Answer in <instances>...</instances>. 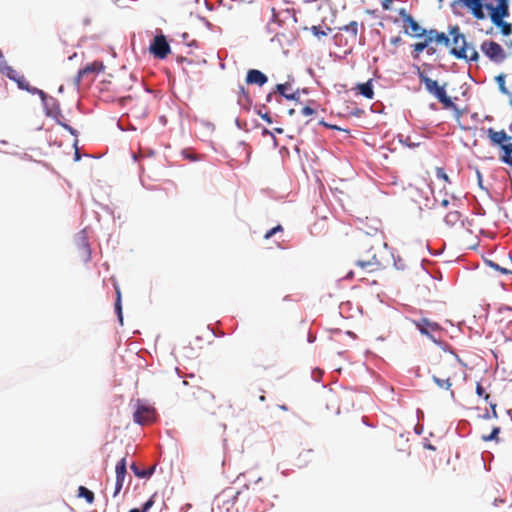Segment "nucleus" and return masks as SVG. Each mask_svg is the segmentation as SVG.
Returning <instances> with one entry per match:
<instances>
[{
  "label": "nucleus",
  "mask_w": 512,
  "mask_h": 512,
  "mask_svg": "<svg viewBox=\"0 0 512 512\" xmlns=\"http://www.w3.org/2000/svg\"><path fill=\"white\" fill-rule=\"evenodd\" d=\"M392 255L385 243L366 239L362 243L361 252L355 265L362 271L373 273L387 267L391 262Z\"/></svg>",
  "instance_id": "f257e3e1"
},
{
  "label": "nucleus",
  "mask_w": 512,
  "mask_h": 512,
  "mask_svg": "<svg viewBox=\"0 0 512 512\" xmlns=\"http://www.w3.org/2000/svg\"><path fill=\"white\" fill-rule=\"evenodd\" d=\"M452 36V47L450 53L457 59H464L466 61H477L479 54L474 45L467 42L465 36L460 33L458 26L450 30Z\"/></svg>",
  "instance_id": "f03ea898"
},
{
  "label": "nucleus",
  "mask_w": 512,
  "mask_h": 512,
  "mask_svg": "<svg viewBox=\"0 0 512 512\" xmlns=\"http://www.w3.org/2000/svg\"><path fill=\"white\" fill-rule=\"evenodd\" d=\"M460 2L477 20L491 17V13L497 11L499 7L509 5L508 0H460Z\"/></svg>",
  "instance_id": "7ed1b4c3"
},
{
  "label": "nucleus",
  "mask_w": 512,
  "mask_h": 512,
  "mask_svg": "<svg viewBox=\"0 0 512 512\" xmlns=\"http://www.w3.org/2000/svg\"><path fill=\"white\" fill-rule=\"evenodd\" d=\"M487 136L490 143L500 149L499 160L512 170V136L505 130L496 131L493 128L487 129Z\"/></svg>",
  "instance_id": "20e7f679"
},
{
  "label": "nucleus",
  "mask_w": 512,
  "mask_h": 512,
  "mask_svg": "<svg viewBox=\"0 0 512 512\" xmlns=\"http://www.w3.org/2000/svg\"><path fill=\"white\" fill-rule=\"evenodd\" d=\"M458 370L457 362L452 359H443L438 363V376L433 375L434 382L441 389H450L451 387V379L456 376Z\"/></svg>",
  "instance_id": "39448f33"
},
{
  "label": "nucleus",
  "mask_w": 512,
  "mask_h": 512,
  "mask_svg": "<svg viewBox=\"0 0 512 512\" xmlns=\"http://www.w3.org/2000/svg\"><path fill=\"white\" fill-rule=\"evenodd\" d=\"M424 40L421 42H417L413 44V50L416 53L415 58L419 53L423 52L425 49H428L429 53H434L436 48L432 47L431 44L435 43L436 45L449 46L450 39L449 37L443 33L438 32L436 30H430L423 36Z\"/></svg>",
  "instance_id": "423d86ee"
},
{
  "label": "nucleus",
  "mask_w": 512,
  "mask_h": 512,
  "mask_svg": "<svg viewBox=\"0 0 512 512\" xmlns=\"http://www.w3.org/2000/svg\"><path fill=\"white\" fill-rule=\"evenodd\" d=\"M420 82L425 85V89L433 95L445 108L454 107V103L447 95L445 85L440 86L436 80L431 79L424 73H419Z\"/></svg>",
  "instance_id": "0eeeda50"
},
{
  "label": "nucleus",
  "mask_w": 512,
  "mask_h": 512,
  "mask_svg": "<svg viewBox=\"0 0 512 512\" xmlns=\"http://www.w3.org/2000/svg\"><path fill=\"white\" fill-rule=\"evenodd\" d=\"M399 16L403 22V30L404 33L410 35L411 37L421 38L426 33H428L424 28H422L418 22L406 11L405 8H401L399 10Z\"/></svg>",
  "instance_id": "6e6552de"
},
{
  "label": "nucleus",
  "mask_w": 512,
  "mask_h": 512,
  "mask_svg": "<svg viewBox=\"0 0 512 512\" xmlns=\"http://www.w3.org/2000/svg\"><path fill=\"white\" fill-rule=\"evenodd\" d=\"M410 321L422 335L428 336L434 342H436L434 335L439 334L442 331L441 326L437 322L431 321L425 317L411 319Z\"/></svg>",
  "instance_id": "1a4fd4ad"
},
{
  "label": "nucleus",
  "mask_w": 512,
  "mask_h": 512,
  "mask_svg": "<svg viewBox=\"0 0 512 512\" xmlns=\"http://www.w3.org/2000/svg\"><path fill=\"white\" fill-rule=\"evenodd\" d=\"M481 50L494 63H502L506 59L504 49L495 41L486 40L481 44Z\"/></svg>",
  "instance_id": "9d476101"
},
{
  "label": "nucleus",
  "mask_w": 512,
  "mask_h": 512,
  "mask_svg": "<svg viewBox=\"0 0 512 512\" xmlns=\"http://www.w3.org/2000/svg\"><path fill=\"white\" fill-rule=\"evenodd\" d=\"M510 15L509 5L507 7L501 6L497 11L491 13V22L501 29V33L508 36L512 33V25L504 19Z\"/></svg>",
  "instance_id": "9b49d317"
},
{
  "label": "nucleus",
  "mask_w": 512,
  "mask_h": 512,
  "mask_svg": "<svg viewBox=\"0 0 512 512\" xmlns=\"http://www.w3.org/2000/svg\"><path fill=\"white\" fill-rule=\"evenodd\" d=\"M150 52L159 59H165L170 53V45L164 35H157L150 44Z\"/></svg>",
  "instance_id": "f8f14e48"
},
{
  "label": "nucleus",
  "mask_w": 512,
  "mask_h": 512,
  "mask_svg": "<svg viewBox=\"0 0 512 512\" xmlns=\"http://www.w3.org/2000/svg\"><path fill=\"white\" fill-rule=\"evenodd\" d=\"M286 98L287 100H298L300 94L298 91H292V86L290 83L286 82L283 84H277L275 87V91L269 93L267 95V102H270L273 97H276V94Z\"/></svg>",
  "instance_id": "ddd939ff"
},
{
  "label": "nucleus",
  "mask_w": 512,
  "mask_h": 512,
  "mask_svg": "<svg viewBox=\"0 0 512 512\" xmlns=\"http://www.w3.org/2000/svg\"><path fill=\"white\" fill-rule=\"evenodd\" d=\"M155 418V409L146 405H138L134 413V421L140 425L152 422Z\"/></svg>",
  "instance_id": "4468645a"
},
{
  "label": "nucleus",
  "mask_w": 512,
  "mask_h": 512,
  "mask_svg": "<svg viewBox=\"0 0 512 512\" xmlns=\"http://www.w3.org/2000/svg\"><path fill=\"white\" fill-rule=\"evenodd\" d=\"M340 30L347 33V37L345 38V45H349L351 49L352 46L356 44L358 39V23L356 21H351L349 24L343 26Z\"/></svg>",
  "instance_id": "2eb2a0df"
},
{
  "label": "nucleus",
  "mask_w": 512,
  "mask_h": 512,
  "mask_svg": "<svg viewBox=\"0 0 512 512\" xmlns=\"http://www.w3.org/2000/svg\"><path fill=\"white\" fill-rule=\"evenodd\" d=\"M245 81L248 85L263 86L268 82V77L260 70L250 69L247 72Z\"/></svg>",
  "instance_id": "dca6fc26"
},
{
  "label": "nucleus",
  "mask_w": 512,
  "mask_h": 512,
  "mask_svg": "<svg viewBox=\"0 0 512 512\" xmlns=\"http://www.w3.org/2000/svg\"><path fill=\"white\" fill-rule=\"evenodd\" d=\"M41 99L45 106L48 116H51L53 118H58L59 116H62L60 106L55 98L49 97L45 94V98L41 97Z\"/></svg>",
  "instance_id": "f3484780"
},
{
  "label": "nucleus",
  "mask_w": 512,
  "mask_h": 512,
  "mask_svg": "<svg viewBox=\"0 0 512 512\" xmlns=\"http://www.w3.org/2000/svg\"><path fill=\"white\" fill-rule=\"evenodd\" d=\"M102 69H103L102 63L94 62V63L87 65L83 69L79 70L77 77H76L77 83H79L86 75L100 72Z\"/></svg>",
  "instance_id": "a211bd4d"
},
{
  "label": "nucleus",
  "mask_w": 512,
  "mask_h": 512,
  "mask_svg": "<svg viewBox=\"0 0 512 512\" xmlns=\"http://www.w3.org/2000/svg\"><path fill=\"white\" fill-rule=\"evenodd\" d=\"M15 82L17 83L18 87L22 90H26L31 94H38L40 97L45 98V92L43 90H40L36 87L30 86L29 82L26 80V78L23 75H20Z\"/></svg>",
  "instance_id": "6ab92c4d"
},
{
  "label": "nucleus",
  "mask_w": 512,
  "mask_h": 512,
  "mask_svg": "<svg viewBox=\"0 0 512 512\" xmlns=\"http://www.w3.org/2000/svg\"><path fill=\"white\" fill-rule=\"evenodd\" d=\"M126 466V457H123L121 460L117 462L115 466L116 481L124 483L125 476L127 474Z\"/></svg>",
  "instance_id": "aec40b11"
},
{
  "label": "nucleus",
  "mask_w": 512,
  "mask_h": 512,
  "mask_svg": "<svg viewBox=\"0 0 512 512\" xmlns=\"http://www.w3.org/2000/svg\"><path fill=\"white\" fill-rule=\"evenodd\" d=\"M444 222L449 227H454L461 224V214L458 211H450L444 217Z\"/></svg>",
  "instance_id": "412c9836"
},
{
  "label": "nucleus",
  "mask_w": 512,
  "mask_h": 512,
  "mask_svg": "<svg viewBox=\"0 0 512 512\" xmlns=\"http://www.w3.org/2000/svg\"><path fill=\"white\" fill-rule=\"evenodd\" d=\"M357 89L360 94L368 99H372L374 97V91L372 86V80H369L365 83L358 84Z\"/></svg>",
  "instance_id": "4be33fe9"
},
{
  "label": "nucleus",
  "mask_w": 512,
  "mask_h": 512,
  "mask_svg": "<svg viewBox=\"0 0 512 512\" xmlns=\"http://www.w3.org/2000/svg\"><path fill=\"white\" fill-rule=\"evenodd\" d=\"M238 102L242 106H250L251 98L247 89L244 86H239L238 90Z\"/></svg>",
  "instance_id": "5701e85b"
},
{
  "label": "nucleus",
  "mask_w": 512,
  "mask_h": 512,
  "mask_svg": "<svg viewBox=\"0 0 512 512\" xmlns=\"http://www.w3.org/2000/svg\"><path fill=\"white\" fill-rule=\"evenodd\" d=\"M78 497H83L87 503L92 504L94 502V493L84 486H79Z\"/></svg>",
  "instance_id": "b1692460"
},
{
  "label": "nucleus",
  "mask_w": 512,
  "mask_h": 512,
  "mask_svg": "<svg viewBox=\"0 0 512 512\" xmlns=\"http://www.w3.org/2000/svg\"><path fill=\"white\" fill-rule=\"evenodd\" d=\"M1 71L11 80L15 81L19 76L20 74L15 70L13 69L12 67L8 66L7 64H5L2 68H1Z\"/></svg>",
  "instance_id": "393cba45"
},
{
  "label": "nucleus",
  "mask_w": 512,
  "mask_h": 512,
  "mask_svg": "<svg viewBox=\"0 0 512 512\" xmlns=\"http://www.w3.org/2000/svg\"><path fill=\"white\" fill-rule=\"evenodd\" d=\"M131 469L133 470L134 474L137 476V477H140V478H144V477H149L152 475L153 471H154V468H150L148 470H144V469H141L139 470L137 468V466L135 465V463H133L131 465Z\"/></svg>",
  "instance_id": "a878e982"
},
{
  "label": "nucleus",
  "mask_w": 512,
  "mask_h": 512,
  "mask_svg": "<svg viewBox=\"0 0 512 512\" xmlns=\"http://www.w3.org/2000/svg\"><path fill=\"white\" fill-rule=\"evenodd\" d=\"M499 432H500V428L494 427L490 434L482 436V440L485 442L497 440Z\"/></svg>",
  "instance_id": "bb28decb"
},
{
  "label": "nucleus",
  "mask_w": 512,
  "mask_h": 512,
  "mask_svg": "<svg viewBox=\"0 0 512 512\" xmlns=\"http://www.w3.org/2000/svg\"><path fill=\"white\" fill-rule=\"evenodd\" d=\"M496 81L498 83V86H499V90L503 93V94H509V91L508 89L506 88L505 86V76L503 74L501 75H498L496 77Z\"/></svg>",
  "instance_id": "cd10ccee"
},
{
  "label": "nucleus",
  "mask_w": 512,
  "mask_h": 512,
  "mask_svg": "<svg viewBox=\"0 0 512 512\" xmlns=\"http://www.w3.org/2000/svg\"><path fill=\"white\" fill-rule=\"evenodd\" d=\"M486 263L492 267L493 269H495L496 271H499L500 273L502 274H512V272L509 270V269H506V268H503L501 267L500 265H498L497 263L491 261V260H488L486 261Z\"/></svg>",
  "instance_id": "c85d7f7f"
},
{
  "label": "nucleus",
  "mask_w": 512,
  "mask_h": 512,
  "mask_svg": "<svg viewBox=\"0 0 512 512\" xmlns=\"http://www.w3.org/2000/svg\"><path fill=\"white\" fill-rule=\"evenodd\" d=\"M311 31L318 38L327 35V31L323 30L321 26H312Z\"/></svg>",
  "instance_id": "c756f323"
},
{
  "label": "nucleus",
  "mask_w": 512,
  "mask_h": 512,
  "mask_svg": "<svg viewBox=\"0 0 512 512\" xmlns=\"http://www.w3.org/2000/svg\"><path fill=\"white\" fill-rule=\"evenodd\" d=\"M154 495L151 496L141 507V512H148L149 509L154 505Z\"/></svg>",
  "instance_id": "7c9ffc66"
},
{
  "label": "nucleus",
  "mask_w": 512,
  "mask_h": 512,
  "mask_svg": "<svg viewBox=\"0 0 512 512\" xmlns=\"http://www.w3.org/2000/svg\"><path fill=\"white\" fill-rule=\"evenodd\" d=\"M436 176H437V178L442 179L445 182H450L449 177L443 168H440V167L436 168Z\"/></svg>",
  "instance_id": "2f4dec72"
},
{
  "label": "nucleus",
  "mask_w": 512,
  "mask_h": 512,
  "mask_svg": "<svg viewBox=\"0 0 512 512\" xmlns=\"http://www.w3.org/2000/svg\"><path fill=\"white\" fill-rule=\"evenodd\" d=\"M315 113H316V111L313 108L309 107V106H304L301 109V114L303 116H305V117L311 116V115H313Z\"/></svg>",
  "instance_id": "473e14b6"
},
{
  "label": "nucleus",
  "mask_w": 512,
  "mask_h": 512,
  "mask_svg": "<svg viewBox=\"0 0 512 512\" xmlns=\"http://www.w3.org/2000/svg\"><path fill=\"white\" fill-rule=\"evenodd\" d=\"M115 310L118 314V317H119V320L122 322L123 320V317H122V306H121V301L120 299H116V302H115Z\"/></svg>",
  "instance_id": "72a5a7b5"
},
{
  "label": "nucleus",
  "mask_w": 512,
  "mask_h": 512,
  "mask_svg": "<svg viewBox=\"0 0 512 512\" xmlns=\"http://www.w3.org/2000/svg\"><path fill=\"white\" fill-rule=\"evenodd\" d=\"M476 393H477V395H478V396H480V397H481V396H484L486 400L489 398V395H488V394H485V389H484V388L482 387V385H481V384H479V383H478V384H477V386H476Z\"/></svg>",
  "instance_id": "f704fd0d"
},
{
  "label": "nucleus",
  "mask_w": 512,
  "mask_h": 512,
  "mask_svg": "<svg viewBox=\"0 0 512 512\" xmlns=\"http://www.w3.org/2000/svg\"><path fill=\"white\" fill-rule=\"evenodd\" d=\"M122 487H123V482L115 481V490L113 493L114 497H116L120 493Z\"/></svg>",
  "instance_id": "c9c22d12"
},
{
  "label": "nucleus",
  "mask_w": 512,
  "mask_h": 512,
  "mask_svg": "<svg viewBox=\"0 0 512 512\" xmlns=\"http://www.w3.org/2000/svg\"><path fill=\"white\" fill-rule=\"evenodd\" d=\"M259 115H260V117H261L263 120H265L268 124H271V123H272V119H271V117L269 116V114H268V113H264V114L259 113Z\"/></svg>",
  "instance_id": "e433bc0d"
},
{
  "label": "nucleus",
  "mask_w": 512,
  "mask_h": 512,
  "mask_svg": "<svg viewBox=\"0 0 512 512\" xmlns=\"http://www.w3.org/2000/svg\"><path fill=\"white\" fill-rule=\"evenodd\" d=\"M402 42V39L400 36L394 37L391 39V43L395 46L399 45Z\"/></svg>",
  "instance_id": "4c0bfd02"
},
{
  "label": "nucleus",
  "mask_w": 512,
  "mask_h": 512,
  "mask_svg": "<svg viewBox=\"0 0 512 512\" xmlns=\"http://www.w3.org/2000/svg\"><path fill=\"white\" fill-rule=\"evenodd\" d=\"M273 235H275V229L271 228L269 231H267L264 235L265 239L271 238Z\"/></svg>",
  "instance_id": "58836bf2"
},
{
  "label": "nucleus",
  "mask_w": 512,
  "mask_h": 512,
  "mask_svg": "<svg viewBox=\"0 0 512 512\" xmlns=\"http://www.w3.org/2000/svg\"><path fill=\"white\" fill-rule=\"evenodd\" d=\"M273 235H275V229L271 228L269 231H267L264 235L265 239L271 238Z\"/></svg>",
  "instance_id": "ea45409f"
},
{
  "label": "nucleus",
  "mask_w": 512,
  "mask_h": 512,
  "mask_svg": "<svg viewBox=\"0 0 512 512\" xmlns=\"http://www.w3.org/2000/svg\"><path fill=\"white\" fill-rule=\"evenodd\" d=\"M6 64L2 51L0 50V69Z\"/></svg>",
  "instance_id": "a19ab883"
},
{
  "label": "nucleus",
  "mask_w": 512,
  "mask_h": 512,
  "mask_svg": "<svg viewBox=\"0 0 512 512\" xmlns=\"http://www.w3.org/2000/svg\"><path fill=\"white\" fill-rule=\"evenodd\" d=\"M60 125H62L65 129H67L68 131H70L72 134H74V130L72 127H70L69 125L65 124V123H61L59 122Z\"/></svg>",
  "instance_id": "79ce46f5"
},
{
  "label": "nucleus",
  "mask_w": 512,
  "mask_h": 512,
  "mask_svg": "<svg viewBox=\"0 0 512 512\" xmlns=\"http://www.w3.org/2000/svg\"><path fill=\"white\" fill-rule=\"evenodd\" d=\"M273 229H275V234H276L277 232H281V231H283V228H282V226H281V225H277V226L273 227Z\"/></svg>",
  "instance_id": "37998d69"
},
{
  "label": "nucleus",
  "mask_w": 512,
  "mask_h": 512,
  "mask_svg": "<svg viewBox=\"0 0 512 512\" xmlns=\"http://www.w3.org/2000/svg\"><path fill=\"white\" fill-rule=\"evenodd\" d=\"M336 39H337V41H338V43H339V44H342L343 34H338V35L336 36Z\"/></svg>",
  "instance_id": "c03bdc74"
},
{
  "label": "nucleus",
  "mask_w": 512,
  "mask_h": 512,
  "mask_svg": "<svg viewBox=\"0 0 512 512\" xmlns=\"http://www.w3.org/2000/svg\"><path fill=\"white\" fill-rule=\"evenodd\" d=\"M116 299H120L121 300V292H120V289L119 288H116Z\"/></svg>",
  "instance_id": "a18cd8bd"
},
{
  "label": "nucleus",
  "mask_w": 512,
  "mask_h": 512,
  "mask_svg": "<svg viewBox=\"0 0 512 512\" xmlns=\"http://www.w3.org/2000/svg\"><path fill=\"white\" fill-rule=\"evenodd\" d=\"M274 130L278 134H282L284 132L282 128H275Z\"/></svg>",
  "instance_id": "49530a36"
},
{
  "label": "nucleus",
  "mask_w": 512,
  "mask_h": 512,
  "mask_svg": "<svg viewBox=\"0 0 512 512\" xmlns=\"http://www.w3.org/2000/svg\"><path fill=\"white\" fill-rule=\"evenodd\" d=\"M129 512H141V511H140V509L134 508V509L129 510Z\"/></svg>",
  "instance_id": "de8ad7c7"
},
{
  "label": "nucleus",
  "mask_w": 512,
  "mask_h": 512,
  "mask_svg": "<svg viewBox=\"0 0 512 512\" xmlns=\"http://www.w3.org/2000/svg\"><path fill=\"white\" fill-rule=\"evenodd\" d=\"M353 274H354V271H350V272L348 273L347 277H348V278H351V277L353 276Z\"/></svg>",
  "instance_id": "09e8293b"
},
{
  "label": "nucleus",
  "mask_w": 512,
  "mask_h": 512,
  "mask_svg": "<svg viewBox=\"0 0 512 512\" xmlns=\"http://www.w3.org/2000/svg\"><path fill=\"white\" fill-rule=\"evenodd\" d=\"M288 113H289V115H293V114L295 113V110H294V109H290V110L288 111Z\"/></svg>",
  "instance_id": "8fccbe9b"
},
{
  "label": "nucleus",
  "mask_w": 512,
  "mask_h": 512,
  "mask_svg": "<svg viewBox=\"0 0 512 512\" xmlns=\"http://www.w3.org/2000/svg\"><path fill=\"white\" fill-rule=\"evenodd\" d=\"M442 204H443L444 206H446V205L448 204V200H443V201H442Z\"/></svg>",
  "instance_id": "3c124183"
},
{
  "label": "nucleus",
  "mask_w": 512,
  "mask_h": 512,
  "mask_svg": "<svg viewBox=\"0 0 512 512\" xmlns=\"http://www.w3.org/2000/svg\"><path fill=\"white\" fill-rule=\"evenodd\" d=\"M188 158L191 159V160H195L196 159L195 156H188Z\"/></svg>",
  "instance_id": "603ef678"
},
{
  "label": "nucleus",
  "mask_w": 512,
  "mask_h": 512,
  "mask_svg": "<svg viewBox=\"0 0 512 512\" xmlns=\"http://www.w3.org/2000/svg\"><path fill=\"white\" fill-rule=\"evenodd\" d=\"M387 2L391 3L393 0H386Z\"/></svg>",
  "instance_id": "864d4df0"
}]
</instances>
